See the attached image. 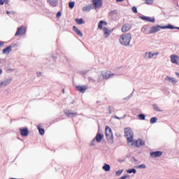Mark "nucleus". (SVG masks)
Returning a JSON list of instances; mask_svg holds the SVG:
<instances>
[{
  "label": "nucleus",
  "instance_id": "4d7b16f0",
  "mask_svg": "<svg viewBox=\"0 0 179 179\" xmlns=\"http://www.w3.org/2000/svg\"><path fill=\"white\" fill-rule=\"evenodd\" d=\"M24 1H27V0H24Z\"/></svg>",
  "mask_w": 179,
  "mask_h": 179
},
{
  "label": "nucleus",
  "instance_id": "de8ad7c7",
  "mask_svg": "<svg viewBox=\"0 0 179 179\" xmlns=\"http://www.w3.org/2000/svg\"><path fill=\"white\" fill-rule=\"evenodd\" d=\"M8 0H0V5H3Z\"/></svg>",
  "mask_w": 179,
  "mask_h": 179
},
{
  "label": "nucleus",
  "instance_id": "6e6d98bb",
  "mask_svg": "<svg viewBox=\"0 0 179 179\" xmlns=\"http://www.w3.org/2000/svg\"><path fill=\"white\" fill-rule=\"evenodd\" d=\"M65 92V90H63V93Z\"/></svg>",
  "mask_w": 179,
  "mask_h": 179
},
{
  "label": "nucleus",
  "instance_id": "603ef678",
  "mask_svg": "<svg viewBox=\"0 0 179 179\" xmlns=\"http://www.w3.org/2000/svg\"><path fill=\"white\" fill-rule=\"evenodd\" d=\"M125 0H116V2H124Z\"/></svg>",
  "mask_w": 179,
  "mask_h": 179
},
{
  "label": "nucleus",
  "instance_id": "58836bf2",
  "mask_svg": "<svg viewBox=\"0 0 179 179\" xmlns=\"http://www.w3.org/2000/svg\"><path fill=\"white\" fill-rule=\"evenodd\" d=\"M147 5H152L153 3V0H145Z\"/></svg>",
  "mask_w": 179,
  "mask_h": 179
},
{
  "label": "nucleus",
  "instance_id": "c9c22d12",
  "mask_svg": "<svg viewBox=\"0 0 179 179\" xmlns=\"http://www.w3.org/2000/svg\"><path fill=\"white\" fill-rule=\"evenodd\" d=\"M136 169H146V165L145 164H142L141 165L136 166Z\"/></svg>",
  "mask_w": 179,
  "mask_h": 179
},
{
  "label": "nucleus",
  "instance_id": "412c9836",
  "mask_svg": "<svg viewBox=\"0 0 179 179\" xmlns=\"http://www.w3.org/2000/svg\"><path fill=\"white\" fill-rule=\"evenodd\" d=\"M152 107H153V110H155V111H157L159 113H163V111H164V110L162 108H160L158 104L154 103L152 105Z\"/></svg>",
  "mask_w": 179,
  "mask_h": 179
},
{
  "label": "nucleus",
  "instance_id": "7c9ffc66",
  "mask_svg": "<svg viewBox=\"0 0 179 179\" xmlns=\"http://www.w3.org/2000/svg\"><path fill=\"white\" fill-rule=\"evenodd\" d=\"M37 128H38L40 135H44V134H45L44 129H41V126L40 124L38 125Z\"/></svg>",
  "mask_w": 179,
  "mask_h": 179
},
{
  "label": "nucleus",
  "instance_id": "e433bc0d",
  "mask_svg": "<svg viewBox=\"0 0 179 179\" xmlns=\"http://www.w3.org/2000/svg\"><path fill=\"white\" fill-rule=\"evenodd\" d=\"M138 117L139 120H145V114H143V113L139 114L138 115Z\"/></svg>",
  "mask_w": 179,
  "mask_h": 179
},
{
  "label": "nucleus",
  "instance_id": "f8f14e48",
  "mask_svg": "<svg viewBox=\"0 0 179 179\" xmlns=\"http://www.w3.org/2000/svg\"><path fill=\"white\" fill-rule=\"evenodd\" d=\"M140 19H142V20H145L146 22H150V23H155V22H156V20L155 19L154 17H150L143 15L140 16Z\"/></svg>",
  "mask_w": 179,
  "mask_h": 179
},
{
  "label": "nucleus",
  "instance_id": "9b49d317",
  "mask_svg": "<svg viewBox=\"0 0 179 179\" xmlns=\"http://www.w3.org/2000/svg\"><path fill=\"white\" fill-rule=\"evenodd\" d=\"M76 89L78 92H80V93H85L86 90H87V86L86 85H77L76 87Z\"/></svg>",
  "mask_w": 179,
  "mask_h": 179
},
{
  "label": "nucleus",
  "instance_id": "5701e85b",
  "mask_svg": "<svg viewBox=\"0 0 179 179\" xmlns=\"http://www.w3.org/2000/svg\"><path fill=\"white\" fill-rule=\"evenodd\" d=\"M64 113L69 118H72L77 114L76 113L71 112L70 110L65 111Z\"/></svg>",
  "mask_w": 179,
  "mask_h": 179
},
{
  "label": "nucleus",
  "instance_id": "473e14b6",
  "mask_svg": "<svg viewBox=\"0 0 179 179\" xmlns=\"http://www.w3.org/2000/svg\"><path fill=\"white\" fill-rule=\"evenodd\" d=\"M127 173H129V174H132V173H133L134 174H136V169H129V170L127 171Z\"/></svg>",
  "mask_w": 179,
  "mask_h": 179
},
{
  "label": "nucleus",
  "instance_id": "c03bdc74",
  "mask_svg": "<svg viewBox=\"0 0 179 179\" xmlns=\"http://www.w3.org/2000/svg\"><path fill=\"white\" fill-rule=\"evenodd\" d=\"M132 10L134 13H138V9L135 6L132 7Z\"/></svg>",
  "mask_w": 179,
  "mask_h": 179
},
{
  "label": "nucleus",
  "instance_id": "a18cd8bd",
  "mask_svg": "<svg viewBox=\"0 0 179 179\" xmlns=\"http://www.w3.org/2000/svg\"><path fill=\"white\" fill-rule=\"evenodd\" d=\"M89 82H91L92 83H94L96 82V80H94V78H92L91 77H90Z\"/></svg>",
  "mask_w": 179,
  "mask_h": 179
},
{
  "label": "nucleus",
  "instance_id": "6ab92c4d",
  "mask_svg": "<svg viewBox=\"0 0 179 179\" xmlns=\"http://www.w3.org/2000/svg\"><path fill=\"white\" fill-rule=\"evenodd\" d=\"M141 31L142 33H144V34H150V31H149V26L148 25H144L141 28Z\"/></svg>",
  "mask_w": 179,
  "mask_h": 179
},
{
  "label": "nucleus",
  "instance_id": "9d476101",
  "mask_svg": "<svg viewBox=\"0 0 179 179\" xmlns=\"http://www.w3.org/2000/svg\"><path fill=\"white\" fill-rule=\"evenodd\" d=\"M26 34V28L24 27H21L17 29V31L15 33V36H23Z\"/></svg>",
  "mask_w": 179,
  "mask_h": 179
},
{
  "label": "nucleus",
  "instance_id": "79ce46f5",
  "mask_svg": "<svg viewBox=\"0 0 179 179\" xmlns=\"http://www.w3.org/2000/svg\"><path fill=\"white\" fill-rule=\"evenodd\" d=\"M7 15H15L16 12L15 11H6Z\"/></svg>",
  "mask_w": 179,
  "mask_h": 179
},
{
  "label": "nucleus",
  "instance_id": "393cba45",
  "mask_svg": "<svg viewBox=\"0 0 179 179\" xmlns=\"http://www.w3.org/2000/svg\"><path fill=\"white\" fill-rule=\"evenodd\" d=\"M12 52V46L9 45L3 50V54H9Z\"/></svg>",
  "mask_w": 179,
  "mask_h": 179
},
{
  "label": "nucleus",
  "instance_id": "cd10ccee",
  "mask_svg": "<svg viewBox=\"0 0 179 179\" xmlns=\"http://www.w3.org/2000/svg\"><path fill=\"white\" fill-rule=\"evenodd\" d=\"M164 29H170L171 30H173V29H176V30H179V27H174L171 24H169L168 25L164 27Z\"/></svg>",
  "mask_w": 179,
  "mask_h": 179
},
{
  "label": "nucleus",
  "instance_id": "3c124183",
  "mask_svg": "<svg viewBox=\"0 0 179 179\" xmlns=\"http://www.w3.org/2000/svg\"><path fill=\"white\" fill-rule=\"evenodd\" d=\"M4 43L2 41H0V47H2V45H3Z\"/></svg>",
  "mask_w": 179,
  "mask_h": 179
},
{
  "label": "nucleus",
  "instance_id": "4468645a",
  "mask_svg": "<svg viewBox=\"0 0 179 179\" xmlns=\"http://www.w3.org/2000/svg\"><path fill=\"white\" fill-rule=\"evenodd\" d=\"M20 132L21 136H22L23 138L29 136V129L27 128L20 129Z\"/></svg>",
  "mask_w": 179,
  "mask_h": 179
},
{
  "label": "nucleus",
  "instance_id": "bb28decb",
  "mask_svg": "<svg viewBox=\"0 0 179 179\" xmlns=\"http://www.w3.org/2000/svg\"><path fill=\"white\" fill-rule=\"evenodd\" d=\"M103 26H107V22L106 21L101 20L98 24V28L100 30H103Z\"/></svg>",
  "mask_w": 179,
  "mask_h": 179
},
{
  "label": "nucleus",
  "instance_id": "2f4dec72",
  "mask_svg": "<svg viewBox=\"0 0 179 179\" xmlns=\"http://www.w3.org/2000/svg\"><path fill=\"white\" fill-rule=\"evenodd\" d=\"M150 124H156V122H157V117H152L150 120Z\"/></svg>",
  "mask_w": 179,
  "mask_h": 179
},
{
  "label": "nucleus",
  "instance_id": "f3484780",
  "mask_svg": "<svg viewBox=\"0 0 179 179\" xmlns=\"http://www.w3.org/2000/svg\"><path fill=\"white\" fill-rule=\"evenodd\" d=\"M103 36L105 38H107L108 37L110 36V34H111V30L108 29V28L107 27H103Z\"/></svg>",
  "mask_w": 179,
  "mask_h": 179
},
{
  "label": "nucleus",
  "instance_id": "a19ab883",
  "mask_svg": "<svg viewBox=\"0 0 179 179\" xmlns=\"http://www.w3.org/2000/svg\"><path fill=\"white\" fill-rule=\"evenodd\" d=\"M110 15H118V11H117V10L110 11Z\"/></svg>",
  "mask_w": 179,
  "mask_h": 179
},
{
  "label": "nucleus",
  "instance_id": "f704fd0d",
  "mask_svg": "<svg viewBox=\"0 0 179 179\" xmlns=\"http://www.w3.org/2000/svg\"><path fill=\"white\" fill-rule=\"evenodd\" d=\"M90 146H96V138H93L90 143Z\"/></svg>",
  "mask_w": 179,
  "mask_h": 179
},
{
  "label": "nucleus",
  "instance_id": "1a4fd4ad",
  "mask_svg": "<svg viewBox=\"0 0 179 179\" xmlns=\"http://www.w3.org/2000/svg\"><path fill=\"white\" fill-rule=\"evenodd\" d=\"M166 82H168L169 83H172V85H176V83H178V80L176 79L175 78L166 76L165 78Z\"/></svg>",
  "mask_w": 179,
  "mask_h": 179
},
{
  "label": "nucleus",
  "instance_id": "f03ea898",
  "mask_svg": "<svg viewBox=\"0 0 179 179\" xmlns=\"http://www.w3.org/2000/svg\"><path fill=\"white\" fill-rule=\"evenodd\" d=\"M105 132L107 141L109 142V143H113V142H114V138L113 137V131L111 130V128L106 126Z\"/></svg>",
  "mask_w": 179,
  "mask_h": 179
},
{
  "label": "nucleus",
  "instance_id": "ea45409f",
  "mask_svg": "<svg viewBox=\"0 0 179 179\" xmlns=\"http://www.w3.org/2000/svg\"><path fill=\"white\" fill-rule=\"evenodd\" d=\"M125 117H127V115H124V116L122 117H119L118 116H115V118L116 120H124V118H125Z\"/></svg>",
  "mask_w": 179,
  "mask_h": 179
},
{
  "label": "nucleus",
  "instance_id": "49530a36",
  "mask_svg": "<svg viewBox=\"0 0 179 179\" xmlns=\"http://www.w3.org/2000/svg\"><path fill=\"white\" fill-rule=\"evenodd\" d=\"M108 110L109 111V114H111L113 111V108L110 106L108 108Z\"/></svg>",
  "mask_w": 179,
  "mask_h": 179
},
{
  "label": "nucleus",
  "instance_id": "72a5a7b5",
  "mask_svg": "<svg viewBox=\"0 0 179 179\" xmlns=\"http://www.w3.org/2000/svg\"><path fill=\"white\" fill-rule=\"evenodd\" d=\"M69 7L70 8V9H73V8L75 7V2L74 1L69 2Z\"/></svg>",
  "mask_w": 179,
  "mask_h": 179
},
{
  "label": "nucleus",
  "instance_id": "b1692460",
  "mask_svg": "<svg viewBox=\"0 0 179 179\" xmlns=\"http://www.w3.org/2000/svg\"><path fill=\"white\" fill-rule=\"evenodd\" d=\"M104 136H103V134H97L95 136V138H94L96 142H98V143H100L101 142V139H103Z\"/></svg>",
  "mask_w": 179,
  "mask_h": 179
},
{
  "label": "nucleus",
  "instance_id": "f257e3e1",
  "mask_svg": "<svg viewBox=\"0 0 179 179\" xmlns=\"http://www.w3.org/2000/svg\"><path fill=\"white\" fill-rule=\"evenodd\" d=\"M131 40H132V36L129 33L124 34L120 37V43L124 47H128V45H129L131 43Z\"/></svg>",
  "mask_w": 179,
  "mask_h": 179
},
{
  "label": "nucleus",
  "instance_id": "8fccbe9b",
  "mask_svg": "<svg viewBox=\"0 0 179 179\" xmlns=\"http://www.w3.org/2000/svg\"><path fill=\"white\" fill-rule=\"evenodd\" d=\"M36 76H37L38 78H40V76H41V72H37V73H36Z\"/></svg>",
  "mask_w": 179,
  "mask_h": 179
},
{
  "label": "nucleus",
  "instance_id": "4c0bfd02",
  "mask_svg": "<svg viewBox=\"0 0 179 179\" xmlns=\"http://www.w3.org/2000/svg\"><path fill=\"white\" fill-rule=\"evenodd\" d=\"M124 171L123 170H120V171H116V176L118 177V176H121V174H122V172H123Z\"/></svg>",
  "mask_w": 179,
  "mask_h": 179
},
{
  "label": "nucleus",
  "instance_id": "6e6552de",
  "mask_svg": "<svg viewBox=\"0 0 179 179\" xmlns=\"http://www.w3.org/2000/svg\"><path fill=\"white\" fill-rule=\"evenodd\" d=\"M136 148H141V146H145V141L142 139H138L132 143Z\"/></svg>",
  "mask_w": 179,
  "mask_h": 179
},
{
  "label": "nucleus",
  "instance_id": "5fc2aeb1",
  "mask_svg": "<svg viewBox=\"0 0 179 179\" xmlns=\"http://www.w3.org/2000/svg\"><path fill=\"white\" fill-rule=\"evenodd\" d=\"M3 71H2V69H0V76L1 75V73H3Z\"/></svg>",
  "mask_w": 179,
  "mask_h": 179
},
{
  "label": "nucleus",
  "instance_id": "39448f33",
  "mask_svg": "<svg viewBox=\"0 0 179 179\" xmlns=\"http://www.w3.org/2000/svg\"><path fill=\"white\" fill-rule=\"evenodd\" d=\"M164 27H166V26H160V25L153 26L150 28V34H153L155 33H157V31H160V29H167Z\"/></svg>",
  "mask_w": 179,
  "mask_h": 179
},
{
  "label": "nucleus",
  "instance_id": "2eb2a0df",
  "mask_svg": "<svg viewBox=\"0 0 179 179\" xmlns=\"http://www.w3.org/2000/svg\"><path fill=\"white\" fill-rule=\"evenodd\" d=\"M132 25H131V24H124L122 27V33H127V31H129Z\"/></svg>",
  "mask_w": 179,
  "mask_h": 179
},
{
  "label": "nucleus",
  "instance_id": "37998d69",
  "mask_svg": "<svg viewBox=\"0 0 179 179\" xmlns=\"http://www.w3.org/2000/svg\"><path fill=\"white\" fill-rule=\"evenodd\" d=\"M103 80V74H101L98 76V82H101Z\"/></svg>",
  "mask_w": 179,
  "mask_h": 179
},
{
  "label": "nucleus",
  "instance_id": "20e7f679",
  "mask_svg": "<svg viewBox=\"0 0 179 179\" xmlns=\"http://www.w3.org/2000/svg\"><path fill=\"white\" fill-rule=\"evenodd\" d=\"M159 52H146L144 54V59H152V58H155V57H157L159 55Z\"/></svg>",
  "mask_w": 179,
  "mask_h": 179
},
{
  "label": "nucleus",
  "instance_id": "864d4df0",
  "mask_svg": "<svg viewBox=\"0 0 179 179\" xmlns=\"http://www.w3.org/2000/svg\"><path fill=\"white\" fill-rule=\"evenodd\" d=\"M175 74L176 75V76H178V78L179 77V73L178 72H176Z\"/></svg>",
  "mask_w": 179,
  "mask_h": 179
},
{
  "label": "nucleus",
  "instance_id": "09e8293b",
  "mask_svg": "<svg viewBox=\"0 0 179 179\" xmlns=\"http://www.w3.org/2000/svg\"><path fill=\"white\" fill-rule=\"evenodd\" d=\"M61 15H62V13H61V12L60 11H59L57 13V15H56V17H61Z\"/></svg>",
  "mask_w": 179,
  "mask_h": 179
},
{
  "label": "nucleus",
  "instance_id": "a878e982",
  "mask_svg": "<svg viewBox=\"0 0 179 179\" xmlns=\"http://www.w3.org/2000/svg\"><path fill=\"white\" fill-rule=\"evenodd\" d=\"M48 2L51 6H53V8H55V6L58 5V0H48Z\"/></svg>",
  "mask_w": 179,
  "mask_h": 179
},
{
  "label": "nucleus",
  "instance_id": "a211bd4d",
  "mask_svg": "<svg viewBox=\"0 0 179 179\" xmlns=\"http://www.w3.org/2000/svg\"><path fill=\"white\" fill-rule=\"evenodd\" d=\"M112 76H114V73L110 72L102 73V77L103 79H110V78H112Z\"/></svg>",
  "mask_w": 179,
  "mask_h": 179
},
{
  "label": "nucleus",
  "instance_id": "c756f323",
  "mask_svg": "<svg viewBox=\"0 0 179 179\" xmlns=\"http://www.w3.org/2000/svg\"><path fill=\"white\" fill-rule=\"evenodd\" d=\"M75 21L77 23V24H85V21H83V19L82 18H76Z\"/></svg>",
  "mask_w": 179,
  "mask_h": 179
},
{
  "label": "nucleus",
  "instance_id": "7ed1b4c3",
  "mask_svg": "<svg viewBox=\"0 0 179 179\" xmlns=\"http://www.w3.org/2000/svg\"><path fill=\"white\" fill-rule=\"evenodd\" d=\"M124 135L127 139V142H134V131L130 128L124 129Z\"/></svg>",
  "mask_w": 179,
  "mask_h": 179
},
{
  "label": "nucleus",
  "instance_id": "4be33fe9",
  "mask_svg": "<svg viewBox=\"0 0 179 179\" xmlns=\"http://www.w3.org/2000/svg\"><path fill=\"white\" fill-rule=\"evenodd\" d=\"M73 30L75 31V33H76L78 36H80V37H83V34L82 33V31H80V30H79V29H78V27L73 26Z\"/></svg>",
  "mask_w": 179,
  "mask_h": 179
},
{
  "label": "nucleus",
  "instance_id": "c85d7f7f",
  "mask_svg": "<svg viewBox=\"0 0 179 179\" xmlns=\"http://www.w3.org/2000/svg\"><path fill=\"white\" fill-rule=\"evenodd\" d=\"M102 169L104 170V171H110L111 167L109 164H103Z\"/></svg>",
  "mask_w": 179,
  "mask_h": 179
},
{
  "label": "nucleus",
  "instance_id": "0eeeda50",
  "mask_svg": "<svg viewBox=\"0 0 179 179\" xmlns=\"http://www.w3.org/2000/svg\"><path fill=\"white\" fill-rule=\"evenodd\" d=\"M171 62L172 64H176V65H179V57L176 55H171Z\"/></svg>",
  "mask_w": 179,
  "mask_h": 179
},
{
  "label": "nucleus",
  "instance_id": "aec40b11",
  "mask_svg": "<svg viewBox=\"0 0 179 179\" xmlns=\"http://www.w3.org/2000/svg\"><path fill=\"white\" fill-rule=\"evenodd\" d=\"M92 9H94L92 4H90L88 6H85L83 8V12H90Z\"/></svg>",
  "mask_w": 179,
  "mask_h": 179
},
{
  "label": "nucleus",
  "instance_id": "423d86ee",
  "mask_svg": "<svg viewBox=\"0 0 179 179\" xmlns=\"http://www.w3.org/2000/svg\"><path fill=\"white\" fill-rule=\"evenodd\" d=\"M92 5L94 9H100L103 6V0H92Z\"/></svg>",
  "mask_w": 179,
  "mask_h": 179
},
{
  "label": "nucleus",
  "instance_id": "ddd939ff",
  "mask_svg": "<svg viewBox=\"0 0 179 179\" xmlns=\"http://www.w3.org/2000/svg\"><path fill=\"white\" fill-rule=\"evenodd\" d=\"M12 82V78H6L4 80L0 81L1 87H6Z\"/></svg>",
  "mask_w": 179,
  "mask_h": 179
},
{
  "label": "nucleus",
  "instance_id": "dca6fc26",
  "mask_svg": "<svg viewBox=\"0 0 179 179\" xmlns=\"http://www.w3.org/2000/svg\"><path fill=\"white\" fill-rule=\"evenodd\" d=\"M151 157H160L163 155V152L162 151H155L150 152Z\"/></svg>",
  "mask_w": 179,
  "mask_h": 179
}]
</instances>
